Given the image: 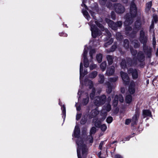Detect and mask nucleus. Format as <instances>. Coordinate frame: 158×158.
<instances>
[{
    "mask_svg": "<svg viewBox=\"0 0 158 158\" xmlns=\"http://www.w3.org/2000/svg\"><path fill=\"white\" fill-rule=\"evenodd\" d=\"M96 65L92 64H90L89 66V68L90 70H93L95 69L96 67Z\"/></svg>",
    "mask_w": 158,
    "mask_h": 158,
    "instance_id": "obj_44",
    "label": "nucleus"
},
{
    "mask_svg": "<svg viewBox=\"0 0 158 158\" xmlns=\"http://www.w3.org/2000/svg\"><path fill=\"white\" fill-rule=\"evenodd\" d=\"M116 23L118 27H121L122 25V22L120 21H118Z\"/></svg>",
    "mask_w": 158,
    "mask_h": 158,
    "instance_id": "obj_46",
    "label": "nucleus"
},
{
    "mask_svg": "<svg viewBox=\"0 0 158 158\" xmlns=\"http://www.w3.org/2000/svg\"><path fill=\"white\" fill-rule=\"evenodd\" d=\"M85 120H83L82 119L81 121V124H84L85 122Z\"/></svg>",
    "mask_w": 158,
    "mask_h": 158,
    "instance_id": "obj_62",
    "label": "nucleus"
},
{
    "mask_svg": "<svg viewBox=\"0 0 158 158\" xmlns=\"http://www.w3.org/2000/svg\"><path fill=\"white\" fill-rule=\"evenodd\" d=\"M127 64V61L125 60V59H123L120 63V65L122 68L124 69L126 67Z\"/></svg>",
    "mask_w": 158,
    "mask_h": 158,
    "instance_id": "obj_33",
    "label": "nucleus"
},
{
    "mask_svg": "<svg viewBox=\"0 0 158 158\" xmlns=\"http://www.w3.org/2000/svg\"><path fill=\"white\" fill-rule=\"evenodd\" d=\"M137 58L138 61L140 62H142L144 61L145 55L143 51H139L138 52Z\"/></svg>",
    "mask_w": 158,
    "mask_h": 158,
    "instance_id": "obj_19",
    "label": "nucleus"
},
{
    "mask_svg": "<svg viewBox=\"0 0 158 158\" xmlns=\"http://www.w3.org/2000/svg\"><path fill=\"white\" fill-rule=\"evenodd\" d=\"M100 127L101 130L103 131H105L107 128V127L105 124H103L101 125Z\"/></svg>",
    "mask_w": 158,
    "mask_h": 158,
    "instance_id": "obj_42",
    "label": "nucleus"
},
{
    "mask_svg": "<svg viewBox=\"0 0 158 158\" xmlns=\"http://www.w3.org/2000/svg\"><path fill=\"white\" fill-rule=\"evenodd\" d=\"M85 0H83L82 2V4H81V6H84L85 8L86 9L87 8V7L86 6L85 4Z\"/></svg>",
    "mask_w": 158,
    "mask_h": 158,
    "instance_id": "obj_52",
    "label": "nucleus"
},
{
    "mask_svg": "<svg viewBox=\"0 0 158 158\" xmlns=\"http://www.w3.org/2000/svg\"><path fill=\"white\" fill-rule=\"evenodd\" d=\"M84 83L85 85L89 86L90 89H92V92L90 94V97L91 99H93L94 96L95 89L93 87V84L92 81L88 79H86L84 81Z\"/></svg>",
    "mask_w": 158,
    "mask_h": 158,
    "instance_id": "obj_7",
    "label": "nucleus"
},
{
    "mask_svg": "<svg viewBox=\"0 0 158 158\" xmlns=\"http://www.w3.org/2000/svg\"><path fill=\"white\" fill-rule=\"evenodd\" d=\"M77 103H76V104L75 105V106L76 107L77 110H78V111L80 110H81L80 107V106H77Z\"/></svg>",
    "mask_w": 158,
    "mask_h": 158,
    "instance_id": "obj_59",
    "label": "nucleus"
},
{
    "mask_svg": "<svg viewBox=\"0 0 158 158\" xmlns=\"http://www.w3.org/2000/svg\"><path fill=\"white\" fill-rule=\"evenodd\" d=\"M119 111V109L118 107L116 108L114 110V113L115 114H117Z\"/></svg>",
    "mask_w": 158,
    "mask_h": 158,
    "instance_id": "obj_51",
    "label": "nucleus"
},
{
    "mask_svg": "<svg viewBox=\"0 0 158 158\" xmlns=\"http://www.w3.org/2000/svg\"><path fill=\"white\" fill-rule=\"evenodd\" d=\"M132 43L135 48H139L140 46V44L137 40H133L132 41Z\"/></svg>",
    "mask_w": 158,
    "mask_h": 158,
    "instance_id": "obj_25",
    "label": "nucleus"
},
{
    "mask_svg": "<svg viewBox=\"0 0 158 158\" xmlns=\"http://www.w3.org/2000/svg\"><path fill=\"white\" fill-rule=\"evenodd\" d=\"M113 41V39H112V38H111L110 40H109V44L112 43Z\"/></svg>",
    "mask_w": 158,
    "mask_h": 158,
    "instance_id": "obj_63",
    "label": "nucleus"
},
{
    "mask_svg": "<svg viewBox=\"0 0 158 158\" xmlns=\"http://www.w3.org/2000/svg\"><path fill=\"white\" fill-rule=\"evenodd\" d=\"M61 109L62 110V117L63 118L64 120L66 117V109L65 106L64 105L61 107Z\"/></svg>",
    "mask_w": 158,
    "mask_h": 158,
    "instance_id": "obj_31",
    "label": "nucleus"
},
{
    "mask_svg": "<svg viewBox=\"0 0 158 158\" xmlns=\"http://www.w3.org/2000/svg\"><path fill=\"white\" fill-rule=\"evenodd\" d=\"M126 102L127 103H130L132 101V97L131 95H127L125 98Z\"/></svg>",
    "mask_w": 158,
    "mask_h": 158,
    "instance_id": "obj_28",
    "label": "nucleus"
},
{
    "mask_svg": "<svg viewBox=\"0 0 158 158\" xmlns=\"http://www.w3.org/2000/svg\"><path fill=\"white\" fill-rule=\"evenodd\" d=\"M109 27L114 30H116L118 28L116 23L110 19H109Z\"/></svg>",
    "mask_w": 158,
    "mask_h": 158,
    "instance_id": "obj_23",
    "label": "nucleus"
},
{
    "mask_svg": "<svg viewBox=\"0 0 158 158\" xmlns=\"http://www.w3.org/2000/svg\"><path fill=\"white\" fill-rule=\"evenodd\" d=\"M114 157L115 158H123L121 155L118 154L116 155Z\"/></svg>",
    "mask_w": 158,
    "mask_h": 158,
    "instance_id": "obj_54",
    "label": "nucleus"
},
{
    "mask_svg": "<svg viewBox=\"0 0 158 158\" xmlns=\"http://www.w3.org/2000/svg\"><path fill=\"white\" fill-rule=\"evenodd\" d=\"M88 48H86L85 46L84 49L83 56L84 57V64L85 67L86 68H87L89 66V61L87 58L86 57L88 53Z\"/></svg>",
    "mask_w": 158,
    "mask_h": 158,
    "instance_id": "obj_15",
    "label": "nucleus"
},
{
    "mask_svg": "<svg viewBox=\"0 0 158 158\" xmlns=\"http://www.w3.org/2000/svg\"><path fill=\"white\" fill-rule=\"evenodd\" d=\"M106 0H99V2L101 4L104 5L105 4Z\"/></svg>",
    "mask_w": 158,
    "mask_h": 158,
    "instance_id": "obj_50",
    "label": "nucleus"
},
{
    "mask_svg": "<svg viewBox=\"0 0 158 158\" xmlns=\"http://www.w3.org/2000/svg\"><path fill=\"white\" fill-rule=\"evenodd\" d=\"M130 51L132 55L133 56H135L137 53V51L132 48H130Z\"/></svg>",
    "mask_w": 158,
    "mask_h": 158,
    "instance_id": "obj_39",
    "label": "nucleus"
},
{
    "mask_svg": "<svg viewBox=\"0 0 158 158\" xmlns=\"http://www.w3.org/2000/svg\"><path fill=\"white\" fill-rule=\"evenodd\" d=\"M99 113L97 109H95L92 111L90 113V117L91 118H93L97 116Z\"/></svg>",
    "mask_w": 158,
    "mask_h": 158,
    "instance_id": "obj_27",
    "label": "nucleus"
},
{
    "mask_svg": "<svg viewBox=\"0 0 158 158\" xmlns=\"http://www.w3.org/2000/svg\"><path fill=\"white\" fill-rule=\"evenodd\" d=\"M129 42L128 40L125 39L123 41V45L126 48H129Z\"/></svg>",
    "mask_w": 158,
    "mask_h": 158,
    "instance_id": "obj_32",
    "label": "nucleus"
},
{
    "mask_svg": "<svg viewBox=\"0 0 158 158\" xmlns=\"http://www.w3.org/2000/svg\"><path fill=\"white\" fill-rule=\"evenodd\" d=\"M97 73H98L97 71H93L89 74V77L90 78H94L96 77Z\"/></svg>",
    "mask_w": 158,
    "mask_h": 158,
    "instance_id": "obj_30",
    "label": "nucleus"
},
{
    "mask_svg": "<svg viewBox=\"0 0 158 158\" xmlns=\"http://www.w3.org/2000/svg\"><path fill=\"white\" fill-rule=\"evenodd\" d=\"M103 143L104 142L103 141L101 142L99 145V148L100 150L102 149V145L103 144Z\"/></svg>",
    "mask_w": 158,
    "mask_h": 158,
    "instance_id": "obj_56",
    "label": "nucleus"
},
{
    "mask_svg": "<svg viewBox=\"0 0 158 158\" xmlns=\"http://www.w3.org/2000/svg\"><path fill=\"white\" fill-rule=\"evenodd\" d=\"M109 111L108 105H107L106 107H104L102 110L101 114L99 116V120H97L94 118L93 121L95 123V125L97 127H100L101 126V121L105 119L107 116V112Z\"/></svg>",
    "mask_w": 158,
    "mask_h": 158,
    "instance_id": "obj_4",
    "label": "nucleus"
},
{
    "mask_svg": "<svg viewBox=\"0 0 158 158\" xmlns=\"http://www.w3.org/2000/svg\"><path fill=\"white\" fill-rule=\"evenodd\" d=\"M122 78L126 85H128L129 83L130 78L127 74L122 71L120 72Z\"/></svg>",
    "mask_w": 158,
    "mask_h": 158,
    "instance_id": "obj_14",
    "label": "nucleus"
},
{
    "mask_svg": "<svg viewBox=\"0 0 158 158\" xmlns=\"http://www.w3.org/2000/svg\"><path fill=\"white\" fill-rule=\"evenodd\" d=\"M142 115L144 118L147 116L150 117L152 116L151 112L148 110H143L142 111Z\"/></svg>",
    "mask_w": 158,
    "mask_h": 158,
    "instance_id": "obj_22",
    "label": "nucleus"
},
{
    "mask_svg": "<svg viewBox=\"0 0 158 158\" xmlns=\"http://www.w3.org/2000/svg\"><path fill=\"white\" fill-rule=\"evenodd\" d=\"M115 71V68L113 66H111L109 67V76L112 75L114 73Z\"/></svg>",
    "mask_w": 158,
    "mask_h": 158,
    "instance_id": "obj_34",
    "label": "nucleus"
},
{
    "mask_svg": "<svg viewBox=\"0 0 158 158\" xmlns=\"http://www.w3.org/2000/svg\"><path fill=\"white\" fill-rule=\"evenodd\" d=\"M113 118L111 116H109V124L112 122L113 121Z\"/></svg>",
    "mask_w": 158,
    "mask_h": 158,
    "instance_id": "obj_60",
    "label": "nucleus"
},
{
    "mask_svg": "<svg viewBox=\"0 0 158 158\" xmlns=\"http://www.w3.org/2000/svg\"><path fill=\"white\" fill-rule=\"evenodd\" d=\"M121 91L123 94L125 92V89L123 87H122L121 88Z\"/></svg>",
    "mask_w": 158,
    "mask_h": 158,
    "instance_id": "obj_57",
    "label": "nucleus"
},
{
    "mask_svg": "<svg viewBox=\"0 0 158 158\" xmlns=\"http://www.w3.org/2000/svg\"><path fill=\"white\" fill-rule=\"evenodd\" d=\"M106 100V97L103 95L100 97L95 98L94 102L96 106H98L104 103Z\"/></svg>",
    "mask_w": 158,
    "mask_h": 158,
    "instance_id": "obj_8",
    "label": "nucleus"
},
{
    "mask_svg": "<svg viewBox=\"0 0 158 158\" xmlns=\"http://www.w3.org/2000/svg\"><path fill=\"white\" fill-rule=\"evenodd\" d=\"M152 44L153 46L154 47L155 46L156 44V39L155 37H153V39H152Z\"/></svg>",
    "mask_w": 158,
    "mask_h": 158,
    "instance_id": "obj_47",
    "label": "nucleus"
},
{
    "mask_svg": "<svg viewBox=\"0 0 158 158\" xmlns=\"http://www.w3.org/2000/svg\"><path fill=\"white\" fill-rule=\"evenodd\" d=\"M143 52L147 58L150 59L152 56V48L150 47L145 45H143Z\"/></svg>",
    "mask_w": 158,
    "mask_h": 158,
    "instance_id": "obj_6",
    "label": "nucleus"
},
{
    "mask_svg": "<svg viewBox=\"0 0 158 158\" xmlns=\"http://www.w3.org/2000/svg\"><path fill=\"white\" fill-rule=\"evenodd\" d=\"M111 18L113 20H115L116 18V15L115 12L114 11H112L111 13Z\"/></svg>",
    "mask_w": 158,
    "mask_h": 158,
    "instance_id": "obj_43",
    "label": "nucleus"
},
{
    "mask_svg": "<svg viewBox=\"0 0 158 158\" xmlns=\"http://www.w3.org/2000/svg\"><path fill=\"white\" fill-rule=\"evenodd\" d=\"M96 59L98 63H100L102 59V55L101 54H98L96 56Z\"/></svg>",
    "mask_w": 158,
    "mask_h": 158,
    "instance_id": "obj_35",
    "label": "nucleus"
},
{
    "mask_svg": "<svg viewBox=\"0 0 158 158\" xmlns=\"http://www.w3.org/2000/svg\"><path fill=\"white\" fill-rule=\"evenodd\" d=\"M109 65L112 64L113 63V56L109 55Z\"/></svg>",
    "mask_w": 158,
    "mask_h": 158,
    "instance_id": "obj_45",
    "label": "nucleus"
},
{
    "mask_svg": "<svg viewBox=\"0 0 158 158\" xmlns=\"http://www.w3.org/2000/svg\"><path fill=\"white\" fill-rule=\"evenodd\" d=\"M148 37L147 32L145 31L143 28H142L139 32V40L143 45L146 44Z\"/></svg>",
    "mask_w": 158,
    "mask_h": 158,
    "instance_id": "obj_5",
    "label": "nucleus"
},
{
    "mask_svg": "<svg viewBox=\"0 0 158 158\" xmlns=\"http://www.w3.org/2000/svg\"><path fill=\"white\" fill-rule=\"evenodd\" d=\"M100 80H99V82L100 83H102L104 81V77L103 75L99 74V75Z\"/></svg>",
    "mask_w": 158,
    "mask_h": 158,
    "instance_id": "obj_37",
    "label": "nucleus"
},
{
    "mask_svg": "<svg viewBox=\"0 0 158 158\" xmlns=\"http://www.w3.org/2000/svg\"><path fill=\"white\" fill-rule=\"evenodd\" d=\"M126 61L127 64L130 66H135L137 64V61L136 59H135L134 58L132 59L130 58H126Z\"/></svg>",
    "mask_w": 158,
    "mask_h": 158,
    "instance_id": "obj_17",
    "label": "nucleus"
},
{
    "mask_svg": "<svg viewBox=\"0 0 158 158\" xmlns=\"http://www.w3.org/2000/svg\"><path fill=\"white\" fill-rule=\"evenodd\" d=\"M80 134V130L79 127L77 126H76L73 136L77 139L76 140V143L77 145V156L78 158H85L88 149L86 145L84 143L83 139L79 137Z\"/></svg>",
    "mask_w": 158,
    "mask_h": 158,
    "instance_id": "obj_1",
    "label": "nucleus"
},
{
    "mask_svg": "<svg viewBox=\"0 0 158 158\" xmlns=\"http://www.w3.org/2000/svg\"><path fill=\"white\" fill-rule=\"evenodd\" d=\"M82 12L83 13L85 17L88 20H89L90 18V17L89 15L88 14V12L86 10H85L83 9Z\"/></svg>",
    "mask_w": 158,
    "mask_h": 158,
    "instance_id": "obj_29",
    "label": "nucleus"
},
{
    "mask_svg": "<svg viewBox=\"0 0 158 158\" xmlns=\"http://www.w3.org/2000/svg\"><path fill=\"white\" fill-rule=\"evenodd\" d=\"M109 45V42H107L105 44H104V46L106 48L108 47V46Z\"/></svg>",
    "mask_w": 158,
    "mask_h": 158,
    "instance_id": "obj_61",
    "label": "nucleus"
},
{
    "mask_svg": "<svg viewBox=\"0 0 158 158\" xmlns=\"http://www.w3.org/2000/svg\"><path fill=\"white\" fill-rule=\"evenodd\" d=\"M114 7L116 13L118 14L123 13L125 10L124 6L120 3H115Z\"/></svg>",
    "mask_w": 158,
    "mask_h": 158,
    "instance_id": "obj_11",
    "label": "nucleus"
},
{
    "mask_svg": "<svg viewBox=\"0 0 158 158\" xmlns=\"http://www.w3.org/2000/svg\"><path fill=\"white\" fill-rule=\"evenodd\" d=\"M152 6V2L150 1L147 3L146 4V7L145 8V11L148 13V12Z\"/></svg>",
    "mask_w": 158,
    "mask_h": 158,
    "instance_id": "obj_26",
    "label": "nucleus"
},
{
    "mask_svg": "<svg viewBox=\"0 0 158 158\" xmlns=\"http://www.w3.org/2000/svg\"><path fill=\"white\" fill-rule=\"evenodd\" d=\"M85 95L86 97L83 98L82 102V103L83 105H86L88 103L89 101V97L88 94H86Z\"/></svg>",
    "mask_w": 158,
    "mask_h": 158,
    "instance_id": "obj_24",
    "label": "nucleus"
},
{
    "mask_svg": "<svg viewBox=\"0 0 158 158\" xmlns=\"http://www.w3.org/2000/svg\"><path fill=\"white\" fill-rule=\"evenodd\" d=\"M88 24L90 26L92 35L94 38H96L100 33L96 27L95 25L100 28L101 30L103 31L105 30L106 32L108 34V30L107 29H105L104 27L98 21H95L94 22V21H91Z\"/></svg>",
    "mask_w": 158,
    "mask_h": 158,
    "instance_id": "obj_3",
    "label": "nucleus"
},
{
    "mask_svg": "<svg viewBox=\"0 0 158 158\" xmlns=\"http://www.w3.org/2000/svg\"><path fill=\"white\" fill-rule=\"evenodd\" d=\"M116 48L117 46L115 44L113 45L111 47L110 50H109V52H113L114 51Z\"/></svg>",
    "mask_w": 158,
    "mask_h": 158,
    "instance_id": "obj_41",
    "label": "nucleus"
},
{
    "mask_svg": "<svg viewBox=\"0 0 158 158\" xmlns=\"http://www.w3.org/2000/svg\"><path fill=\"white\" fill-rule=\"evenodd\" d=\"M135 84L134 82H131L129 87L128 91L131 94H133L135 92Z\"/></svg>",
    "mask_w": 158,
    "mask_h": 158,
    "instance_id": "obj_21",
    "label": "nucleus"
},
{
    "mask_svg": "<svg viewBox=\"0 0 158 158\" xmlns=\"http://www.w3.org/2000/svg\"><path fill=\"white\" fill-rule=\"evenodd\" d=\"M137 14V8L136 5L133 2H132L130 4V14L127 13L125 16L126 20L124 24L127 26L125 28L126 31H131L132 28L129 26L133 22V18L136 17Z\"/></svg>",
    "mask_w": 158,
    "mask_h": 158,
    "instance_id": "obj_2",
    "label": "nucleus"
},
{
    "mask_svg": "<svg viewBox=\"0 0 158 158\" xmlns=\"http://www.w3.org/2000/svg\"><path fill=\"white\" fill-rule=\"evenodd\" d=\"M95 52V51L94 49H92L90 51L89 54L91 57V60L93 58V54H94Z\"/></svg>",
    "mask_w": 158,
    "mask_h": 158,
    "instance_id": "obj_40",
    "label": "nucleus"
},
{
    "mask_svg": "<svg viewBox=\"0 0 158 158\" xmlns=\"http://www.w3.org/2000/svg\"><path fill=\"white\" fill-rule=\"evenodd\" d=\"M118 101L121 102H123L124 98L122 95L119 94L118 95H116L115 96L112 103V106L113 107H115L117 106Z\"/></svg>",
    "mask_w": 158,
    "mask_h": 158,
    "instance_id": "obj_10",
    "label": "nucleus"
},
{
    "mask_svg": "<svg viewBox=\"0 0 158 158\" xmlns=\"http://www.w3.org/2000/svg\"><path fill=\"white\" fill-rule=\"evenodd\" d=\"M132 136H129L126 137L124 139V140L127 141V140H129L130 138Z\"/></svg>",
    "mask_w": 158,
    "mask_h": 158,
    "instance_id": "obj_58",
    "label": "nucleus"
},
{
    "mask_svg": "<svg viewBox=\"0 0 158 158\" xmlns=\"http://www.w3.org/2000/svg\"><path fill=\"white\" fill-rule=\"evenodd\" d=\"M118 77L114 76L113 77H109V94L111 92L113 89L115 87V83L118 79Z\"/></svg>",
    "mask_w": 158,
    "mask_h": 158,
    "instance_id": "obj_9",
    "label": "nucleus"
},
{
    "mask_svg": "<svg viewBox=\"0 0 158 158\" xmlns=\"http://www.w3.org/2000/svg\"><path fill=\"white\" fill-rule=\"evenodd\" d=\"M131 120L129 119H127L125 121V124L126 125H128L131 122Z\"/></svg>",
    "mask_w": 158,
    "mask_h": 158,
    "instance_id": "obj_48",
    "label": "nucleus"
},
{
    "mask_svg": "<svg viewBox=\"0 0 158 158\" xmlns=\"http://www.w3.org/2000/svg\"><path fill=\"white\" fill-rule=\"evenodd\" d=\"M139 116V109L136 108L135 110V115L133 116L131 120L132 125H134L137 123L138 122V119Z\"/></svg>",
    "mask_w": 158,
    "mask_h": 158,
    "instance_id": "obj_13",
    "label": "nucleus"
},
{
    "mask_svg": "<svg viewBox=\"0 0 158 158\" xmlns=\"http://www.w3.org/2000/svg\"><path fill=\"white\" fill-rule=\"evenodd\" d=\"M101 154V152H99V153H98V155L99 157V158H101V157H100V156Z\"/></svg>",
    "mask_w": 158,
    "mask_h": 158,
    "instance_id": "obj_64",
    "label": "nucleus"
},
{
    "mask_svg": "<svg viewBox=\"0 0 158 158\" xmlns=\"http://www.w3.org/2000/svg\"><path fill=\"white\" fill-rule=\"evenodd\" d=\"M141 23L139 20H137L135 22V26L134 27V30L132 33L133 34H136L137 32L141 28Z\"/></svg>",
    "mask_w": 158,
    "mask_h": 158,
    "instance_id": "obj_16",
    "label": "nucleus"
},
{
    "mask_svg": "<svg viewBox=\"0 0 158 158\" xmlns=\"http://www.w3.org/2000/svg\"><path fill=\"white\" fill-rule=\"evenodd\" d=\"M116 36L117 39L118 40H121L123 38V36L119 32H117L116 34Z\"/></svg>",
    "mask_w": 158,
    "mask_h": 158,
    "instance_id": "obj_36",
    "label": "nucleus"
},
{
    "mask_svg": "<svg viewBox=\"0 0 158 158\" xmlns=\"http://www.w3.org/2000/svg\"><path fill=\"white\" fill-rule=\"evenodd\" d=\"M154 27V24L153 22H152L150 27V31H151L152 29Z\"/></svg>",
    "mask_w": 158,
    "mask_h": 158,
    "instance_id": "obj_53",
    "label": "nucleus"
},
{
    "mask_svg": "<svg viewBox=\"0 0 158 158\" xmlns=\"http://www.w3.org/2000/svg\"><path fill=\"white\" fill-rule=\"evenodd\" d=\"M83 68V64L81 62L80 64V80L81 84V85L83 84V83L81 82V79L83 77L84 75H86L87 73V72L86 71L84 70L83 72L82 68Z\"/></svg>",
    "mask_w": 158,
    "mask_h": 158,
    "instance_id": "obj_18",
    "label": "nucleus"
},
{
    "mask_svg": "<svg viewBox=\"0 0 158 158\" xmlns=\"http://www.w3.org/2000/svg\"><path fill=\"white\" fill-rule=\"evenodd\" d=\"M129 74H131L133 79H136L138 77V72L137 69L130 68L127 70Z\"/></svg>",
    "mask_w": 158,
    "mask_h": 158,
    "instance_id": "obj_12",
    "label": "nucleus"
},
{
    "mask_svg": "<svg viewBox=\"0 0 158 158\" xmlns=\"http://www.w3.org/2000/svg\"><path fill=\"white\" fill-rule=\"evenodd\" d=\"M81 114H77L76 115V119L77 120H78L81 117Z\"/></svg>",
    "mask_w": 158,
    "mask_h": 158,
    "instance_id": "obj_55",
    "label": "nucleus"
},
{
    "mask_svg": "<svg viewBox=\"0 0 158 158\" xmlns=\"http://www.w3.org/2000/svg\"><path fill=\"white\" fill-rule=\"evenodd\" d=\"M59 35L60 36H64V37H66L67 36V34L66 33L64 32H61L59 33Z\"/></svg>",
    "mask_w": 158,
    "mask_h": 158,
    "instance_id": "obj_49",
    "label": "nucleus"
},
{
    "mask_svg": "<svg viewBox=\"0 0 158 158\" xmlns=\"http://www.w3.org/2000/svg\"><path fill=\"white\" fill-rule=\"evenodd\" d=\"M96 131V128L94 127H93L91 129L90 132V135L88 137V141L90 143H92L93 141V137L91 135H92L94 134L95 133Z\"/></svg>",
    "mask_w": 158,
    "mask_h": 158,
    "instance_id": "obj_20",
    "label": "nucleus"
},
{
    "mask_svg": "<svg viewBox=\"0 0 158 158\" xmlns=\"http://www.w3.org/2000/svg\"><path fill=\"white\" fill-rule=\"evenodd\" d=\"M106 66V62H103L101 65V68L102 69V71H104L105 69Z\"/></svg>",
    "mask_w": 158,
    "mask_h": 158,
    "instance_id": "obj_38",
    "label": "nucleus"
}]
</instances>
